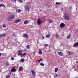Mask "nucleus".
<instances>
[{
	"label": "nucleus",
	"instance_id": "obj_1",
	"mask_svg": "<svg viewBox=\"0 0 78 78\" xmlns=\"http://www.w3.org/2000/svg\"><path fill=\"white\" fill-rule=\"evenodd\" d=\"M16 17V15L14 14H13L9 16L7 20L9 22H12L14 19Z\"/></svg>",
	"mask_w": 78,
	"mask_h": 78
},
{
	"label": "nucleus",
	"instance_id": "obj_2",
	"mask_svg": "<svg viewBox=\"0 0 78 78\" xmlns=\"http://www.w3.org/2000/svg\"><path fill=\"white\" fill-rule=\"evenodd\" d=\"M64 18L66 20H69V15L66 13H65L63 16Z\"/></svg>",
	"mask_w": 78,
	"mask_h": 78
},
{
	"label": "nucleus",
	"instance_id": "obj_3",
	"mask_svg": "<svg viewBox=\"0 0 78 78\" xmlns=\"http://www.w3.org/2000/svg\"><path fill=\"white\" fill-rule=\"evenodd\" d=\"M37 23L39 25H41V23H42V21L40 19H38L37 20Z\"/></svg>",
	"mask_w": 78,
	"mask_h": 78
},
{
	"label": "nucleus",
	"instance_id": "obj_4",
	"mask_svg": "<svg viewBox=\"0 0 78 78\" xmlns=\"http://www.w3.org/2000/svg\"><path fill=\"white\" fill-rule=\"evenodd\" d=\"M65 24L63 23H61L60 25V26L61 28H64L65 27Z\"/></svg>",
	"mask_w": 78,
	"mask_h": 78
},
{
	"label": "nucleus",
	"instance_id": "obj_5",
	"mask_svg": "<svg viewBox=\"0 0 78 78\" xmlns=\"http://www.w3.org/2000/svg\"><path fill=\"white\" fill-rule=\"evenodd\" d=\"M47 20H48V21L49 22V23H52V22H53V20L49 18L47 19Z\"/></svg>",
	"mask_w": 78,
	"mask_h": 78
},
{
	"label": "nucleus",
	"instance_id": "obj_6",
	"mask_svg": "<svg viewBox=\"0 0 78 78\" xmlns=\"http://www.w3.org/2000/svg\"><path fill=\"white\" fill-rule=\"evenodd\" d=\"M31 72L33 75V76H36V72H35V71L34 70H32Z\"/></svg>",
	"mask_w": 78,
	"mask_h": 78
},
{
	"label": "nucleus",
	"instance_id": "obj_7",
	"mask_svg": "<svg viewBox=\"0 0 78 78\" xmlns=\"http://www.w3.org/2000/svg\"><path fill=\"white\" fill-rule=\"evenodd\" d=\"M58 55H59V56H62L64 55V54L62 53V52H58Z\"/></svg>",
	"mask_w": 78,
	"mask_h": 78
},
{
	"label": "nucleus",
	"instance_id": "obj_8",
	"mask_svg": "<svg viewBox=\"0 0 78 78\" xmlns=\"http://www.w3.org/2000/svg\"><path fill=\"white\" fill-rule=\"evenodd\" d=\"M30 23V22L28 21V20H27V21H25L24 22V24L26 25L27 24H28V23Z\"/></svg>",
	"mask_w": 78,
	"mask_h": 78
},
{
	"label": "nucleus",
	"instance_id": "obj_9",
	"mask_svg": "<svg viewBox=\"0 0 78 78\" xmlns=\"http://www.w3.org/2000/svg\"><path fill=\"white\" fill-rule=\"evenodd\" d=\"M23 37H26V38H27V37H28V35L27 34H23Z\"/></svg>",
	"mask_w": 78,
	"mask_h": 78
},
{
	"label": "nucleus",
	"instance_id": "obj_10",
	"mask_svg": "<svg viewBox=\"0 0 78 78\" xmlns=\"http://www.w3.org/2000/svg\"><path fill=\"white\" fill-rule=\"evenodd\" d=\"M11 71L12 72H15V71H16V69H15L14 68H13L11 69Z\"/></svg>",
	"mask_w": 78,
	"mask_h": 78
},
{
	"label": "nucleus",
	"instance_id": "obj_11",
	"mask_svg": "<svg viewBox=\"0 0 78 78\" xmlns=\"http://www.w3.org/2000/svg\"><path fill=\"white\" fill-rule=\"evenodd\" d=\"M24 8L25 10H27V11H29V9L30 8L29 7L27 6H24Z\"/></svg>",
	"mask_w": 78,
	"mask_h": 78
},
{
	"label": "nucleus",
	"instance_id": "obj_12",
	"mask_svg": "<svg viewBox=\"0 0 78 78\" xmlns=\"http://www.w3.org/2000/svg\"><path fill=\"white\" fill-rule=\"evenodd\" d=\"M76 46H77V47H78V42H77L74 44L73 45V46L74 47H75Z\"/></svg>",
	"mask_w": 78,
	"mask_h": 78
},
{
	"label": "nucleus",
	"instance_id": "obj_13",
	"mask_svg": "<svg viewBox=\"0 0 78 78\" xmlns=\"http://www.w3.org/2000/svg\"><path fill=\"white\" fill-rule=\"evenodd\" d=\"M2 6H3V7H5V5L3 4H0V7H1Z\"/></svg>",
	"mask_w": 78,
	"mask_h": 78
},
{
	"label": "nucleus",
	"instance_id": "obj_14",
	"mask_svg": "<svg viewBox=\"0 0 78 78\" xmlns=\"http://www.w3.org/2000/svg\"><path fill=\"white\" fill-rule=\"evenodd\" d=\"M55 36L56 39H58V38L59 37V35H58V34H56V35H55Z\"/></svg>",
	"mask_w": 78,
	"mask_h": 78
},
{
	"label": "nucleus",
	"instance_id": "obj_15",
	"mask_svg": "<svg viewBox=\"0 0 78 78\" xmlns=\"http://www.w3.org/2000/svg\"><path fill=\"white\" fill-rule=\"evenodd\" d=\"M42 53V51L41 50H39V55H41Z\"/></svg>",
	"mask_w": 78,
	"mask_h": 78
},
{
	"label": "nucleus",
	"instance_id": "obj_16",
	"mask_svg": "<svg viewBox=\"0 0 78 78\" xmlns=\"http://www.w3.org/2000/svg\"><path fill=\"white\" fill-rule=\"evenodd\" d=\"M22 67H20L19 68V71H20V72H21V71H22Z\"/></svg>",
	"mask_w": 78,
	"mask_h": 78
},
{
	"label": "nucleus",
	"instance_id": "obj_17",
	"mask_svg": "<svg viewBox=\"0 0 78 78\" xmlns=\"http://www.w3.org/2000/svg\"><path fill=\"white\" fill-rule=\"evenodd\" d=\"M67 39H70V34H69V35H68L67 37Z\"/></svg>",
	"mask_w": 78,
	"mask_h": 78
},
{
	"label": "nucleus",
	"instance_id": "obj_18",
	"mask_svg": "<svg viewBox=\"0 0 78 78\" xmlns=\"http://www.w3.org/2000/svg\"><path fill=\"white\" fill-rule=\"evenodd\" d=\"M58 68H56L55 69V72H57L58 71Z\"/></svg>",
	"mask_w": 78,
	"mask_h": 78
},
{
	"label": "nucleus",
	"instance_id": "obj_19",
	"mask_svg": "<svg viewBox=\"0 0 78 78\" xmlns=\"http://www.w3.org/2000/svg\"><path fill=\"white\" fill-rule=\"evenodd\" d=\"M1 35V36H2V37H5V35H6L5 34H2Z\"/></svg>",
	"mask_w": 78,
	"mask_h": 78
},
{
	"label": "nucleus",
	"instance_id": "obj_20",
	"mask_svg": "<svg viewBox=\"0 0 78 78\" xmlns=\"http://www.w3.org/2000/svg\"><path fill=\"white\" fill-rule=\"evenodd\" d=\"M5 66H9V64L8 63V62H6L5 63Z\"/></svg>",
	"mask_w": 78,
	"mask_h": 78
},
{
	"label": "nucleus",
	"instance_id": "obj_21",
	"mask_svg": "<svg viewBox=\"0 0 78 78\" xmlns=\"http://www.w3.org/2000/svg\"><path fill=\"white\" fill-rule=\"evenodd\" d=\"M18 55L19 56H22V53H20V52H18Z\"/></svg>",
	"mask_w": 78,
	"mask_h": 78
},
{
	"label": "nucleus",
	"instance_id": "obj_22",
	"mask_svg": "<svg viewBox=\"0 0 78 78\" xmlns=\"http://www.w3.org/2000/svg\"><path fill=\"white\" fill-rule=\"evenodd\" d=\"M3 25V28H6V24H4V23H3L2 24Z\"/></svg>",
	"mask_w": 78,
	"mask_h": 78
},
{
	"label": "nucleus",
	"instance_id": "obj_23",
	"mask_svg": "<svg viewBox=\"0 0 78 78\" xmlns=\"http://www.w3.org/2000/svg\"><path fill=\"white\" fill-rule=\"evenodd\" d=\"M20 21V20H16L15 21V23H18V22H19Z\"/></svg>",
	"mask_w": 78,
	"mask_h": 78
},
{
	"label": "nucleus",
	"instance_id": "obj_24",
	"mask_svg": "<svg viewBox=\"0 0 78 78\" xmlns=\"http://www.w3.org/2000/svg\"><path fill=\"white\" fill-rule=\"evenodd\" d=\"M56 5H61V3L59 2H56Z\"/></svg>",
	"mask_w": 78,
	"mask_h": 78
},
{
	"label": "nucleus",
	"instance_id": "obj_25",
	"mask_svg": "<svg viewBox=\"0 0 78 78\" xmlns=\"http://www.w3.org/2000/svg\"><path fill=\"white\" fill-rule=\"evenodd\" d=\"M46 37L47 38L50 37V34H48L46 36Z\"/></svg>",
	"mask_w": 78,
	"mask_h": 78
},
{
	"label": "nucleus",
	"instance_id": "obj_26",
	"mask_svg": "<svg viewBox=\"0 0 78 78\" xmlns=\"http://www.w3.org/2000/svg\"><path fill=\"white\" fill-rule=\"evenodd\" d=\"M20 61L22 62H23V61H24V58H22V59H21Z\"/></svg>",
	"mask_w": 78,
	"mask_h": 78
},
{
	"label": "nucleus",
	"instance_id": "obj_27",
	"mask_svg": "<svg viewBox=\"0 0 78 78\" xmlns=\"http://www.w3.org/2000/svg\"><path fill=\"white\" fill-rule=\"evenodd\" d=\"M18 1L20 3H22V2H23L22 0H18Z\"/></svg>",
	"mask_w": 78,
	"mask_h": 78
},
{
	"label": "nucleus",
	"instance_id": "obj_28",
	"mask_svg": "<svg viewBox=\"0 0 78 78\" xmlns=\"http://www.w3.org/2000/svg\"><path fill=\"white\" fill-rule=\"evenodd\" d=\"M16 11L17 12H21V10L20 9H18L17 10H16Z\"/></svg>",
	"mask_w": 78,
	"mask_h": 78
},
{
	"label": "nucleus",
	"instance_id": "obj_29",
	"mask_svg": "<svg viewBox=\"0 0 78 78\" xmlns=\"http://www.w3.org/2000/svg\"><path fill=\"white\" fill-rule=\"evenodd\" d=\"M18 52H19V53H22L23 52V51L22 50H19L18 51Z\"/></svg>",
	"mask_w": 78,
	"mask_h": 78
},
{
	"label": "nucleus",
	"instance_id": "obj_30",
	"mask_svg": "<svg viewBox=\"0 0 78 78\" xmlns=\"http://www.w3.org/2000/svg\"><path fill=\"white\" fill-rule=\"evenodd\" d=\"M40 64L41 66H44V64L43 63H42V62L41 63H40Z\"/></svg>",
	"mask_w": 78,
	"mask_h": 78
},
{
	"label": "nucleus",
	"instance_id": "obj_31",
	"mask_svg": "<svg viewBox=\"0 0 78 78\" xmlns=\"http://www.w3.org/2000/svg\"><path fill=\"white\" fill-rule=\"evenodd\" d=\"M45 47H48V44H44V45Z\"/></svg>",
	"mask_w": 78,
	"mask_h": 78
},
{
	"label": "nucleus",
	"instance_id": "obj_32",
	"mask_svg": "<svg viewBox=\"0 0 78 78\" xmlns=\"http://www.w3.org/2000/svg\"><path fill=\"white\" fill-rule=\"evenodd\" d=\"M27 48H28V49H30V45H28L27 46Z\"/></svg>",
	"mask_w": 78,
	"mask_h": 78
},
{
	"label": "nucleus",
	"instance_id": "obj_33",
	"mask_svg": "<svg viewBox=\"0 0 78 78\" xmlns=\"http://www.w3.org/2000/svg\"><path fill=\"white\" fill-rule=\"evenodd\" d=\"M26 54H27V53H24V54H22V57L24 56H25Z\"/></svg>",
	"mask_w": 78,
	"mask_h": 78
},
{
	"label": "nucleus",
	"instance_id": "obj_34",
	"mask_svg": "<svg viewBox=\"0 0 78 78\" xmlns=\"http://www.w3.org/2000/svg\"><path fill=\"white\" fill-rule=\"evenodd\" d=\"M10 77V75H7L6 76V78H9Z\"/></svg>",
	"mask_w": 78,
	"mask_h": 78
},
{
	"label": "nucleus",
	"instance_id": "obj_35",
	"mask_svg": "<svg viewBox=\"0 0 78 78\" xmlns=\"http://www.w3.org/2000/svg\"><path fill=\"white\" fill-rule=\"evenodd\" d=\"M69 8H70V9H72V6H70Z\"/></svg>",
	"mask_w": 78,
	"mask_h": 78
},
{
	"label": "nucleus",
	"instance_id": "obj_36",
	"mask_svg": "<svg viewBox=\"0 0 78 78\" xmlns=\"http://www.w3.org/2000/svg\"><path fill=\"white\" fill-rule=\"evenodd\" d=\"M11 59L12 60H14V57L11 58Z\"/></svg>",
	"mask_w": 78,
	"mask_h": 78
},
{
	"label": "nucleus",
	"instance_id": "obj_37",
	"mask_svg": "<svg viewBox=\"0 0 78 78\" xmlns=\"http://www.w3.org/2000/svg\"><path fill=\"white\" fill-rule=\"evenodd\" d=\"M12 36H15V35L14 34H13Z\"/></svg>",
	"mask_w": 78,
	"mask_h": 78
},
{
	"label": "nucleus",
	"instance_id": "obj_38",
	"mask_svg": "<svg viewBox=\"0 0 78 78\" xmlns=\"http://www.w3.org/2000/svg\"><path fill=\"white\" fill-rule=\"evenodd\" d=\"M69 55H70L71 54H70V52H69Z\"/></svg>",
	"mask_w": 78,
	"mask_h": 78
},
{
	"label": "nucleus",
	"instance_id": "obj_39",
	"mask_svg": "<svg viewBox=\"0 0 78 78\" xmlns=\"http://www.w3.org/2000/svg\"><path fill=\"white\" fill-rule=\"evenodd\" d=\"M40 61H42V59H41L40 60Z\"/></svg>",
	"mask_w": 78,
	"mask_h": 78
},
{
	"label": "nucleus",
	"instance_id": "obj_40",
	"mask_svg": "<svg viewBox=\"0 0 78 78\" xmlns=\"http://www.w3.org/2000/svg\"><path fill=\"white\" fill-rule=\"evenodd\" d=\"M1 37H2V35H0V38H1Z\"/></svg>",
	"mask_w": 78,
	"mask_h": 78
},
{
	"label": "nucleus",
	"instance_id": "obj_41",
	"mask_svg": "<svg viewBox=\"0 0 78 78\" xmlns=\"http://www.w3.org/2000/svg\"><path fill=\"white\" fill-rule=\"evenodd\" d=\"M2 56V53L0 52V56Z\"/></svg>",
	"mask_w": 78,
	"mask_h": 78
},
{
	"label": "nucleus",
	"instance_id": "obj_42",
	"mask_svg": "<svg viewBox=\"0 0 78 78\" xmlns=\"http://www.w3.org/2000/svg\"><path fill=\"white\" fill-rule=\"evenodd\" d=\"M75 66H73V68H75Z\"/></svg>",
	"mask_w": 78,
	"mask_h": 78
},
{
	"label": "nucleus",
	"instance_id": "obj_43",
	"mask_svg": "<svg viewBox=\"0 0 78 78\" xmlns=\"http://www.w3.org/2000/svg\"><path fill=\"white\" fill-rule=\"evenodd\" d=\"M42 37V38H43V39H44L45 38V37H44V36H43Z\"/></svg>",
	"mask_w": 78,
	"mask_h": 78
},
{
	"label": "nucleus",
	"instance_id": "obj_44",
	"mask_svg": "<svg viewBox=\"0 0 78 78\" xmlns=\"http://www.w3.org/2000/svg\"><path fill=\"white\" fill-rule=\"evenodd\" d=\"M74 69H75V71H76V69L75 68H74Z\"/></svg>",
	"mask_w": 78,
	"mask_h": 78
},
{
	"label": "nucleus",
	"instance_id": "obj_45",
	"mask_svg": "<svg viewBox=\"0 0 78 78\" xmlns=\"http://www.w3.org/2000/svg\"><path fill=\"white\" fill-rule=\"evenodd\" d=\"M37 61H38L39 62H41V61H40V60H38Z\"/></svg>",
	"mask_w": 78,
	"mask_h": 78
},
{
	"label": "nucleus",
	"instance_id": "obj_46",
	"mask_svg": "<svg viewBox=\"0 0 78 78\" xmlns=\"http://www.w3.org/2000/svg\"><path fill=\"white\" fill-rule=\"evenodd\" d=\"M17 0H14V2H16Z\"/></svg>",
	"mask_w": 78,
	"mask_h": 78
},
{
	"label": "nucleus",
	"instance_id": "obj_47",
	"mask_svg": "<svg viewBox=\"0 0 78 78\" xmlns=\"http://www.w3.org/2000/svg\"><path fill=\"white\" fill-rule=\"evenodd\" d=\"M75 6L76 7H77V5H76Z\"/></svg>",
	"mask_w": 78,
	"mask_h": 78
},
{
	"label": "nucleus",
	"instance_id": "obj_48",
	"mask_svg": "<svg viewBox=\"0 0 78 78\" xmlns=\"http://www.w3.org/2000/svg\"><path fill=\"white\" fill-rule=\"evenodd\" d=\"M56 77H58V76H57V75H56Z\"/></svg>",
	"mask_w": 78,
	"mask_h": 78
},
{
	"label": "nucleus",
	"instance_id": "obj_49",
	"mask_svg": "<svg viewBox=\"0 0 78 78\" xmlns=\"http://www.w3.org/2000/svg\"><path fill=\"white\" fill-rule=\"evenodd\" d=\"M74 78H78L77 77H76Z\"/></svg>",
	"mask_w": 78,
	"mask_h": 78
},
{
	"label": "nucleus",
	"instance_id": "obj_50",
	"mask_svg": "<svg viewBox=\"0 0 78 78\" xmlns=\"http://www.w3.org/2000/svg\"><path fill=\"white\" fill-rule=\"evenodd\" d=\"M77 63H78V61L77 62Z\"/></svg>",
	"mask_w": 78,
	"mask_h": 78
},
{
	"label": "nucleus",
	"instance_id": "obj_51",
	"mask_svg": "<svg viewBox=\"0 0 78 78\" xmlns=\"http://www.w3.org/2000/svg\"><path fill=\"white\" fill-rule=\"evenodd\" d=\"M56 75H57V74H56Z\"/></svg>",
	"mask_w": 78,
	"mask_h": 78
}]
</instances>
